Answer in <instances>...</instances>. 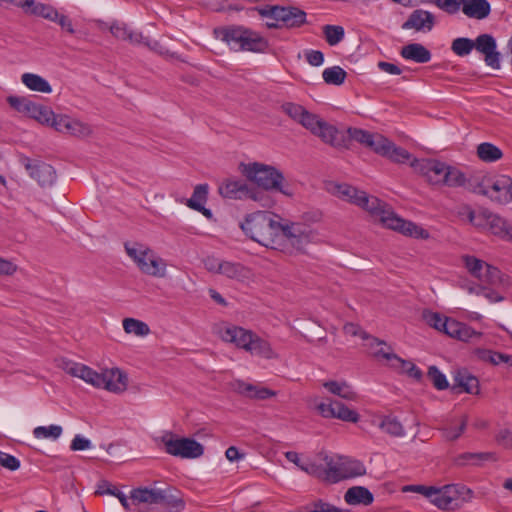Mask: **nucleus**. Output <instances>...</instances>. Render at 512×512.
<instances>
[{
  "mask_svg": "<svg viewBox=\"0 0 512 512\" xmlns=\"http://www.w3.org/2000/svg\"><path fill=\"white\" fill-rule=\"evenodd\" d=\"M424 317H425L426 322L429 324V326H431L443 333H445L448 322L451 319V318L442 316L441 314L436 313V312L425 313Z\"/></svg>",
  "mask_w": 512,
  "mask_h": 512,
  "instance_id": "4d7b16f0",
  "label": "nucleus"
},
{
  "mask_svg": "<svg viewBox=\"0 0 512 512\" xmlns=\"http://www.w3.org/2000/svg\"><path fill=\"white\" fill-rule=\"evenodd\" d=\"M319 414L324 418H335L344 422L356 423L359 421V414L348 406L337 400L320 402L316 406Z\"/></svg>",
  "mask_w": 512,
  "mask_h": 512,
  "instance_id": "dca6fc26",
  "label": "nucleus"
},
{
  "mask_svg": "<svg viewBox=\"0 0 512 512\" xmlns=\"http://www.w3.org/2000/svg\"><path fill=\"white\" fill-rule=\"evenodd\" d=\"M462 261L469 274L479 281L492 286L505 284L502 272L485 261L471 255L462 256Z\"/></svg>",
  "mask_w": 512,
  "mask_h": 512,
  "instance_id": "f8f14e48",
  "label": "nucleus"
},
{
  "mask_svg": "<svg viewBox=\"0 0 512 512\" xmlns=\"http://www.w3.org/2000/svg\"><path fill=\"white\" fill-rule=\"evenodd\" d=\"M220 274L229 279L244 281L249 278L250 271L240 263L224 260Z\"/></svg>",
  "mask_w": 512,
  "mask_h": 512,
  "instance_id": "a19ab883",
  "label": "nucleus"
},
{
  "mask_svg": "<svg viewBox=\"0 0 512 512\" xmlns=\"http://www.w3.org/2000/svg\"><path fill=\"white\" fill-rule=\"evenodd\" d=\"M130 498L137 503L160 505L168 511H179L184 508V502L179 497V492L171 487L137 488L133 489Z\"/></svg>",
  "mask_w": 512,
  "mask_h": 512,
  "instance_id": "6e6552de",
  "label": "nucleus"
},
{
  "mask_svg": "<svg viewBox=\"0 0 512 512\" xmlns=\"http://www.w3.org/2000/svg\"><path fill=\"white\" fill-rule=\"evenodd\" d=\"M393 369L406 373L408 376L420 380L422 377L421 370L412 362L399 358V363L395 364Z\"/></svg>",
  "mask_w": 512,
  "mask_h": 512,
  "instance_id": "6e6d98bb",
  "label": "nucleus"
},
{
  "mask_svg": "<svg viewBox=\"0 0 512 512\" xmlns=\"http://www.w3.org/2000/svg\"><path fill=\"white\" fill-rule=\"evenodd\" d=\"M506 222L507 221L505 219L491 212L487 230L499 237V235L503 234Z\"/></svg>",
  "mask_w": 512,
  "mask_h": 512,
  "instance_id": "680f3d73",
  "label": "nucleus"
},
{
  "mask_svg": "<svg viewBox=\"0 0 512 512\" xmlns=\"http://www.w3.org/2000/svg\"><path fill=\"white\" fill-rule=\"evenodd\" d=\"M218 334L223 341L232 343L237 348L244 349L251 355L264 359H274L277 357L270 343L250 330L239 326L227 325L221 327Z\"/></svg>",
  "mask_w": 512,
  "mask_h": 512,
  "instance_id": "20e7f679",
  "label": "nucleus"
},
{
  "mask_svg": "<svg viewBox=\"0 0 512 512\" xmlns=\"http://www.w3.org/2000/svg\"><path fill=\"white\" fill-rule=\"evenodd\" d=\"M336 193L339 197L368 211L376 221H379L386 228L415 239L426 240L430 237L426 229L412 221L399 217L389 205L377 197L368 196L366 192L360 191L348 184L338 185Z\"/></svg>",
  "mask_w": 512,
  "mask_h": 512,
  "instance_id": "f257e3e1",
  "label": "nucleus"
},
{
  "mask_svg": "<svg viewBox=\"0 0 512 512\" xmlns=\"http://www.w3.org/2000/svg\"><path fill=\"white\" fill-rule=\"evenodd\" d=\"M435 16L423 9L414 10L408 19L402 24L404 30H415L417 32H430L435 26Z\"/></svg>",
  "mask_w": 512,
  "mask_h": 512,
  "instance_id": "412c9836",
  "label": "nucleus"
},
{
  "mask_svg": "<svg viewBox=\"0 0 512 512\" xmlns=\"http://www.w3.org/2000/svg\"><path fill=\"white\" fill-rule=\"evenodd\" d=\"M21 81L28 89L32 91L45 94L52 92V87L49 82L38 74L24 73L21 76Z\"/></svg>",
  "mask_w": 512,
  "mask_h": 512,
  "instance_id": "58836bf2",
  "label": "nucleus"
},
{
  "mask_svg": "<svg viewBox=\"0 0 512 512\" xmlns=\"http://www.w3.org/2000/svg\"><path fill=\"white\" fill-rule=\"evenodd\" d=\"M312 134L334 147H341L344 143V135L333 125L321 120L315 115L311 126L307 128Z\"/></svg>",
  "mask_w": 512,
  "mask_h": 512,
  "instance_id": "a211bd4d",
  "label": "nucleus"
},
{
  "mask_svg": "<svg viewBox=\"0 0 512 512\" xmlns=\"http://www.w3.org/2000/svg\"><path fill=\"white\" fill-rule=\"evenodd\" d=\"M102 389L116 394L123 393L128 387L127 375L118 368L106 369L102 372Z\"/></svg>",
  "mask_w": 512,
  "mask_h": 512,
  "instance_id": "4be33fe9",
  "label": "nucleus"
},
{
  "mask_svg": "<svg viewBox=\"0 0 512 512\" xmlns=\"http://www.w3.org/2000/svg\"><path fill=\"white\" fill-rule=\"evenodd\" d=\"M348 134L351 139L365 145L375 153L382 152L381 150H383V145L381 144L385 142V137L381 134L371 133L358 128H349Z\"/></svg>",
  "mask_w": 512,
  "mask_h": 512,
  "instance_id": "5701e85b",
  "label": "nucleus"
},
{
  "mask_svg": "<svg viewBox=\"0 0 512 512\" xmlns=\"http://www.w3.org/2000/svg\"><path fill=\"white\" fill-rule=\"evenodd\" d=\"M63 433L60 425L52 424L49 426H37L33 429V436L36 439L57 440Z\"/></svg>",
  "mask_w": 512,
  "mask_h": 512,
  "instance_id": "de8ad7c7",
  "label": "nucleus"
},
{
  "mask_svg": "<svg viewBox=\"0 0 512 512\" xmlns=\"http://www.w3.org/2000/svg\"><path fill=\"white\" fill-rule=\"evenodd\" d=\"M472 491L462 484H448L441 487L434 486L433 496L428 500L441 510H453L460 506L461 501H468Z\"/></svg>",
  "mask_w": 512,
  "mask_h": 512,
  "instance_id": "9d476101",
  "label": "nucleus"
},
{
  "mask_svg": "<svg viewBox=\"0 0 512 512\" xmlns=\"http://www.w3.org/2000/svg\"><path fill=\"white\" fill-rule=\"evenodd\" d=\"M445 334L461 341H468L473 337L479 338L481 336L480 332L475 331L467 324L455 319H450L446 327Z\"/></svg>",
  "mask_w": 512,
  "mask_h": 512,
  "instance_id": "7c9ffc66",
  "label": "nucleus"
},
{
  "mask_svg": "<svg viewBox=\"0 0 512 512\" xmlns=\"http://www.w3.org/2000/svg\"><path fill=\"white\" fill-rule=\"evenodd\" d=\"M460 388L463 392L469 394L479 393L478 379L467 370H459L454 376L453 390Z\"/></svg>",
  "mask_w": 512,
  "mask_h": 512,
  "instance_id": "f704fd0d",
  "label": "nucleus"
},
{
  "mask_svg": "<svg viewBox=\"0 0 512 512\" xmlns=\"http://www.w3.org/2000/svg\"><path fill=\"white\" fill-rule=\"evenodd\" d=\"M165 451L175 457L194 459L203 455L202 444L191 438H176L172 433H167L161 438Z\"/></svg>",
  "mask_w": 512,
  "mask_h": 512,
  "instance_id": "ddd939ff",
  "label": "nucleus"
},
{
  "mask_svg": "<svg viewBox=\"0 0 512 512\" xmlns=\"http://www.w3.org/2000/svg\"><path fill=\"white\" fill-rule=\"evenodd\" d=\"M477 156L484 162H496L502 158V151L492 143L484 142L477 147Z\"/></svg>",
  "mask_w": 512,
  "mask_h": 512,
  "instance_id": "79ce46f5",
  "label": "nucleus"
},
{
  "mask_svg": "<svg viewBox=\"0 0 512 512\" xmlns=\"http://www.w3.org/2000/svg\"><path fill=\"white\" fill-rule=\"evenodd\" d=\"M221 196L229 199H243L249 193V187L242 180L228 179L219 186Z\"/></svg>",
  "mask_w": 512,
  "mask_h": 512,
  "instance_id": "cd10ccee",
  "label": "nucleus"
},
{
  "mask_svg": "<svg viewBox=\"0 0 512 512\" xmlns=\"http://www.w3.org/2000/svg\"><path fill=\"white\" fill-rule=\"evenodd\" d=\"M61 368L73 377L80 378L86 383L92 385L95 388H101L102 385V373H98L91 367L77 363L72 360H62L60 364Z\"/></svg>",
  "mask_w": 512,
  "mask_h": 512,
  "instance_id": "f3484780",
  "label": "nucleus"
},
{
  "mask_svg": "<svg viewBox=\"0 0 512 512\" xmlns=\"http://www.w3.org/2000/svg\"><path fill=\"white\" fill-rule=\"evenodd\" d=\"M110 32L120 40L129 41L132 44L149 45L147 37L140 32L131 30L125 23L115 22L110 26Z\"/></svg>",
  "mask_w": 512,
  "mask_h": 512,
  "instance_id": "393cba45",
  "label": "nucleus"
},
{
  "mask_svg": "<svg viewBox=\"0 0 512 512\" xmlns=\"http://www.w3.org/2000/svg\"><path fill=\"white\" fill-rule=\"evenodd\" d=\"M278 238L281 245L275 246V250L292 254L303 251L314 240L315 233L304 223L285 221L280 223Z\"/></svg>",
  "mask_w": 512,
  "mask_h": 512,
  "instance_id": "423d86ee",
  "label": "nucleus"
},
{
  "mask_svg": "<svg viewBox=\"0 0 512 512\" xmlns=\"http://www.w3.org/2000/svg\"><path fill=\"white\" fill-rule=\"evenodd\" d=\"M491 11L487 0H462V12L469 18L485 19Z\"/></svg>",
  "mask_w": 512,
  "mask_h": 512,
  "instance_id": "c85d7f7f",
  "label": "nucleus"
},
{
  "mask_svg": "<svg viewBox=\"0 0 512 512\" xmlns=\"http://www.w3.org/2000/svg\"><path fill=\"white\" fill-rule=\"evenodd\" d=\"M234 389L243 396L257 400H265L276 395V392L271 389L240 380L235 382Z\"/></svg>",
  "mask_w": 512,
  "mask_h": 512,
  "instance_id": "b1692460",
  "label": "nucleus"
},
{
  "mask_svg": "<svg viewBox=\"0 0 512 512\" xmlns=\"http://www.w3.org/2000/svg\"><path fill=\"white\" fill-rule=\"evenodd\" d=\"M280 223L270 213L257 211L247 215L240 227L252 240L267 248L275 249V246L281 245L278 238Z\"/></svg>",
  "mask_w": 512,
  "mask_h": 512,
  "instance_id": "7ed1b4c3",
  "label": "nucleus"
},
{
  "mask_svg": "<svg viewBox=\"0 0 512 512\" xmlns=\"http://www.w3.org/2000/svg\"><path fill=\"white\" fill-rule=\"evenodd\" d=\"M125 250L144 274L159 278L166 275V262L148 246L140 243H126Z\"/></svg>",
  "mask_w": 512,
  "mask_h": 512,
  "instance_id": "1a4fd4ad",
  "label": "nucleus"
},
{
  "mask_svg": "<svg viewBox=\"0 0 512 512\" xmlns=\"http://www.w3.org/2000/svg\"><path fill=\"white\" fill-rule=\"evenodd\" d=\"M20 164L26 169L29 176L36 180L41 187H51L57 180L55 169L40 160H32L27 156L19 157Z\"/></svg>",
  "mask_w": 512,
  "mask_h": 512,
  "instance_id": "2eb2a0df",
  "label": "nucleus"
},
{
  "mask_svg": "<svg viewBox=\"0 0 512 512\" xmlns=\"http://www.w3.org/2000/svg\"><path fill=\"white\" fill-rule=\"evenodd\" d=\"M322 385L328 392H330L331 394L338 396L344 400L356 401L358 398L357 393L354 391L352 386L344 380H342V381H335V380L325 381V382H323Z\"/></svg>",
  "mask_w": 512,
  "mask_h": 512,
  "instance_id": "72a5a7b5",
  "label": "nucleus"
},
{
  "mask_svg": "<svg viewBox=\"0 0 512 512\" xmlns=\"http://www.w3.org/2000/svg\"><path fill=\"white\" fill-rule=\"evenodd\" d=\"M473 191L496 203L507 204L512 202V178L507 175H499L493 179L484 178Z\"/></svg>",
  "mask_w": 512,
  "mask_h": 512,
  "instance_id": "9b49d317",
  "label": "nucleus"
},
{
  "mask_svg": "<svg viewBox=\"0 0 512 512\" xmlns=\"http://www.w3.org/2000/svg\"><path fill=\"white\" fill-rule=\"evenodd\" d=\"M344 500L349 505L368 506L373 503L374 496L370 490L364 486H353L345 492Z\"/></svg>",
  "mask_w": 512,
  "mask_h": 512,
  "instance_id": "473e14b6",
  "label": "nucleus"
},
{
  "mask_svg": "<svg viewBox=\"0 0 512 512\" xmlns=\"http://www.w3.org/2000/svg\"><path fill=\"white\" fill-rule=\"evenodd\" d=\"M402 58L416 63H427L431 60V52L422 44L411 43L402 47L400 51Z\"/></svg>",
  "mask_w": 512,
  "mask_h": 512,
  "instance_id": "2f4dec72",
  "label": "nucleus"
},
{
  "mask_svg": "<svg viewBox=\"0 0 512 512\" xmlns=\"http://www.w3.org/2000/svg\"><path fill=\"white\" fill-rule=\"evenodd\" d=\"M91 447V441L80 434L75 435L70 444V449L72 451L87 450L90 449Z\"/></svg>",
  "mask_w": 512,
  "mask_h": 512,
  "instance_id": "69168bd1",
  "label": "nucleus"
},
{
  "mask_svg": "<svg viewBox=\"0 0 512 512\" xmlns=\"http://www.w3.org/2000/svg\"><path fill=\"white\" fill-rule=\"evenodd\" d=\"M281 109L291 119L300 123L306 129L311 126V121L315 117V114L310 113L303 106L291 102L282 104Z\"/></svg>",
  "mask_w": 512,
  "mask_h": 512,
  "instance_id": "c756f323",
  "label": "nucleus"
},
{
  "mask_svg": "<svg viewBox=\"0 0 512 512\" xmlns=\"http://www.w3.org/2000/svg\"><path fill=\"white\" fill-rule=\"evenodd\" d=\"M243 173L249 180L266 191L276 190L286 196L293 195L292 190L283 185V174L272 166L257 162L250 163L244 166Z\"/></svg>",
  "mask_w": 512,
  "mask_h": 512,
  "instance_id": "0eeeda50",
  "label": "nucleus"
},
{
  "mask_svg": "<svg viewBox=\"0 0 512 512\" xmlns=\"http://www.w3.org/2000/svg\"><path fill=\"white\" fill-rule=\"evenodd\" d=\"M369 340V347L375 358L380 361H384L391 368H393L395 364L399 363L400 357L396 355L383 341L373 337H370Z\"/></svg>",
  "mask_w": 512,
  "mask_h": 512,
  "instance_id": "a878e982",
  "label": "nucleus"
},
{
  "mask_svg": "<svg viewBox=\"0 0 512 512\" xmlns=\"http://www.w3.org/2000/svg\"><path fill=\"white\" fill-rule=\"evenodd\" d=\"M7 102L11 108L27 116L32 101L23 96H8Z\"/></svg>",
  "mask_w": 512,
  "mask_h": 512,
  "instance_id": "bf43d9fd",
  "label": "nucleus"
},
{
  "mask_svg": "<svg viewBox=\"0 0 512 512\" xmlns=\"http://www.w3.org/2000/svg\"><path fill=\"white\" fill-rule=\"evenodd\" d=\"M403 492H413L424 496L426 499L433 496L434 486L426 485H406L402 488Z\"/></svg>",
  "mask_w": 512,
  "mask_h": 512,
  "instance_id": "0e129e2a",
  "label": "nucleus"
},
{
  "mask_svg": "<svg viewBox=\"0 0 512 512\" xmlns=\"http://www.w3.org/2000/svg\"><path fill=\"white\" fill-rule=\"evenodd\" d=\"M247 27L243 25H231L215 29L216 38L226 43L230 50L242 52Z\"/></svg>",
  "mask_w": 512,
  "mask_h": 512,
  "instance_id": "aec40b11",
  "label": "nucleus"
},
{
  "mask_svg": "<svg viewBox=\"0 0 512 512\" xmlns=\"http://www.w3.org/2000/svg\"><path fill=\"white\" fill-rule=\"evenodd\" d=\"M465 216L470 224L478 229H487L491 212L487 209L474 211L470 207H464L460 213Z\"/></svg>",
  "mask_w": 512,
  "mask_h": 512,
  "instance_id": "ea45409f",
  "label": "nucleus"
},
{
  "mask_svg": "<svg viewBox=\"0 0 512 512\" xmlns=\"http://www.w3.org/2000/svg\"><path fill=\"white\" fill-rule=\"evenodd\" d=\"M410 165L431 185L457 188L467 184V178L460 169L440 160L413 159Z\"/></svg>",
  "mask_w": 512,
  "mask_h": 512,
  "instance_id": "f03ea898",
  "label": "nucleus"
},
{
  "mask_svg": "<svg viewBox=\"0 0 512 512\" xmlns=\"http://www.w3.org/2000/svg\"><path fill=\"white\" fill-rule=\"evenodd\" d=\"M28 14L40 16L54 22L58 19L59 13L53 7L43 3H37L33 0V5H31Z\"/></svg>",
  "mask_w": 512,
  "mask_h": 512,
  "instance_id": "8fccbe9b",
  "label": "nucleus"
},
{
  "mask_svg": "<svg viewBox=\"0 0 512 512\" xmlns=\"http://www.w3.org/2000/svg\"><path fill=\"white\" fill-rule=\"evenodd\" d=\"M474 49L484 56L487 66L500 68V53L497 51L496 39L491 34H480L475 40Z\"/></svg>",
  "mask_w": 512,
  "mask_h": 512,
  "instance_id": "6ab92c4d",
  "label": "nucleus"
},
{
  "mask_svg": "<svg viewBox=\"0 0 512 512\" xmlns=\"http://www.w3.org/2000/svg\"><path fill=\"white\" fill-rule=\"evenodd\" d=\"M323 33L330 46H335L340 43L345 35L344 28L338 25H325L323 27Z\"/></svg>",
  "mask_w": 512,
  "mask_h": 512,
  "instance_id": "864d4df0",
  "label": "nucleus"
},
{
  "mask_svg": "<svg viewBox=\"0 0 512 512\" xmlns=\"http://www.w3.org/2000/svg\"><path fill=\"white\" fill-rule=\"evenodd\" d=\"M245 198H249L258 202L263 208H271L274 206V199L268 194V191H261L256 189H250Z\"/></svg>",
  "mask_w": 512,
  "mask_h": 512,
  "instance_id": "5fc2aeb1",
  "label": "nucleus"
},
{
  "mask_svg": "<svg viewBox=\"0 0 512 512\" xmlns=\"http://www.w3.org/2000/svg\"><path fill=\"white\" fill-rule=\"evenodd\" d=\"M428 377L431 379L434 387L438 390H445L449 387L446 376L436 366L429 367Z\"/></svg>",
  "mask_w": 512,
  "mask_h": 512,
  "instance_id": "13d9d810",
  "label": "nucleus"
},
{
  "mask_svg": "<svg viewBox=\"0 0 512 512\" xmlns=\"http://www.w3.org/2000/svg\"><path fill=\"white\" fill-rule=\"evenodd\" d=\"M493 458V454L490 452H465L457 455L454 458V464L458 467H464L468 465L479 466L483 462Z\"/></svg>",
  "mask_w": 512,
  "mask_h": 512,
  "instance_id": "4c0bfd02",
  "label": "nucleus"
},
{
  "mask_svg": "<svg viewBox=\"0 0 512 512\" xmlns=\"http://www.w3.org/2000/svg\"><path fill=\"white\" fill-rule=\"evenodd\" d=\"M434 4L438 8L450 14H453L459 10L461 3L459 2V0H434Z\"/></svg>",
  "mask_w": 512,
  "mask_h": 512,
  "instance_id": "338daca9",
  "label": "nucleus"
},
{
  "mask_svg": "<svg viewBox=\"0 0 512 512\" xmlns=\"http://www.w3.org/2000/svg\"><path fill=\"white\" fill-rule=\"evenodd\" d=\"M123 329L127 334H134L136 336H147L150 333L149 326L138 319L125 318L123 320Z\"/></svg>",
  "mask_w": 512,
  "mask_h": 512,
  "instance_id": "49530a36",
  "label": "nucleus"
},
{
  "mask_svg": "<svg viewBox=\"0 0 512 512\" xmlns=\"http://www.w3.org/2000/svg\"><path fill=\"white\" fill-rule=\"evenodd\" d=\"M69 116L63 114H55L52 111V116L49 117V122L45 125L52 127L57 132L66 133Z\"/></svg>",
  "mask_w": 512,
  "mask_h": 512,
  "instance_id": "052dcab7",
  "label": "nucleus"
},
{
  "mask_svg": "<svg viewBox=\"0 0 512 512\" xmlns=\"http://www.w3.org/2000/svg\"><path fill=\"white\" fill-rule=\"evenodd\" d=\"M322 460L325 464L324 480L330 483L361 477L367 472L362 461L348 456L325 454Z\"/></svg>",
  "mask_w": 512,
  "mask_h": 512,
  "instance_id": "39448f33",
  "label": "nucleus"
},
{
  "mask_svg": "<svg viewBox=\"0 0 512 512\" xmlns=\"http://www.w3.org/2000/svg\"><path fill=\"white\" fill-rule=\"evenodd\" d=\"M208 198V185L199 184L196 185L193 194L190 199L187 200V206L193 210L203 209V205L206 204Z\"/></svg>",
  "mask_w": 512,
  "mask_h": 512,
  "instance_id": "37998d69",
  "label": "nucleus"
},
{
  "mask_svg": "<svg viewBox=\"0 0 512 512\" xmlns=\"http://www.w3.org/2000/svg\"><path fill=\"white\" fill-rule=\"evenodd\" d=\"M347 73L340 66H332L325 68L322 77L325 83L329 85L339 86L345 82Z\"/></svg>",
  "mask_w": 512,
  "mask_h": 512,
  "instance_id": "a18cd8bd",
  "label": "nucleus"
},
{
  "mask_svg": "<svg viewBox=\"0 0 512 512\" xmlns=\"http://www.w3.org/2000/svg\"><path fill=\"white\" fill-rule=\"evenodd\" d=\"M475 42L470 38L459 37L453 40L451 50L460 57L469 55L474 49Z\"/></svg>",
  "mask_w": 512,
  "mask_h": 512,
  "instance_id": "3c124183",
  "label": "nucleus"
},
{
  "mask_svg": "<svg viewBox=\"0 0 512 512\" xmlns=\"http://www.w3.org/2000/svg\"><path fill=\"white\" fill-rule=\"evenodd\" d=\"M92 128L89 124L69 117L66 133L70 136L85 138L91 135Z\"/></svg>",
  "mask_w": 512,
  "mask_h": 512,
  "instance_id": "c03bdc74",
  "label": "nucleus"
},
{
  "mask_svg": "<svg viewBox=\"0 0 512 512\" xmlns=\"http://www.w3.org/2000/svg\"><path fill=\"white\" fill-rule=\"evenodd\" d=\"M27 116L45 125L49 122V117L52 116V110L47 106L32 101Z\"/></svg>",
  "mask_w": 512,
  "mask_h": 512,
  "instance_id": "09e8293b",
  "label": "nucleus"
},
{
  "mask_svg": "<svg viewBox=\"0 0 512 512\" xmlns=\"http://www.w3.org/2000/svg\"><path fill=\"white\" fill-rule=\"evenodd\" d=\"M381 145H383V150H381L382 152H378L377 154L386 157L393 162L405 163L411 159V154L407 150L396 146L386 137L385 142H382Z\"/></svg>",
  "mask_w": 512,
  "mask_h": 512,
  "instance_id": "e433bc0d",
  "label": "nucleus"
},
{
  "mask_svg": "<svg viewBox=\"0 0 512 512\" xmlns=\"http://www.w3.org/2000/svg\"><path fill=\"white\" fill-rule=\"evenodd\" d=\"M269 49V41L259 32L247 27L242 52L266 53Z\"/></svg>",
  "mask_w": 512,
  "mask_h": 512,
  "instance_id": "bb28decb",
  "label": "nucleus"
},
{
  "mask_svg": "<svg viewBox=\"0 0 512 512\" xmlns=\"http://www.w3.org/2000/svg\"><path fill=\"white\" fill-rule=\"evenodd\" d=\"M223 261L224 260L216 258L214 256H208L204 259V267L207 271L211 273L220 274Z\"/></svg>",
  "mask_w": 512,
  "mask_h": 512,
  "instance_id": "774afa93",
  "label": "nucleus"
},
{
  "mask_svg": "<svg viewBox=\"0 0 512 512\" xmlns=\"http://www.w3.org/2000/svg\"><path fill=\"white\" fill-rule=\"evenodd\" d=\"M379 422L376 424L386 434L392 437H404L406 435L402 423L393 415H380L377 417Z\"/></svg>",
  "mask_w": 512,
  "mask_h": 512,
  "instance_id": "c9c22d12",
  "label": "nucleus"
},
{
  "mask_svg": "<svg viewBox=\"0 0 512 512\" xmlns=\"http://www.w3.org/2000/svg\"><path fill=\"white\" fill-rule=\"evenodd\" d=\"M261 16H272L280 21L281 27L296 28L306 22V13L297 7H283L277 5H267L259 8Z\"/></svg>",
  "mask_w": 512,
  "mask_h": 512,
  "instance_id": "4468645a",
  "label": "nucleus"
},
{
  "mask_svg": "<svg viewBox=\"0 0 512 512\" xmlns=\"http://www.w3.org/2000/svg\"><path fill=\"white\" fill-rule=\"evenodd\" d=\"M0 465L10 471L20 467V461L13 455L0 451Z\"/></svg>",
  "mask_w": 512,
  "mask_h": 512,
  "instance_id": "e2e57ef3",
  "label": "nucleus"
},
{
  "mask_svg": "<svg viewBox=\"0 0 512 512\" xmlns=\"http://www.w3.org/2000/svg\"><path fill=\"white\" fill-rule=\"evenodd\" d=\"M466 417L459 418L455 423H450L443 428V435L447 440H456L466 429Z\"/></svg>",
  "mask_w": 512,
  "mask_h": 512,
  "instance_id": "603ef678",
  "label": "nucleus"
}]
</instances>
